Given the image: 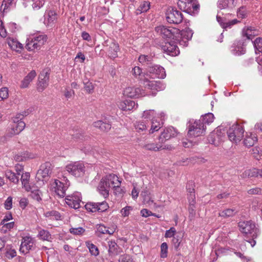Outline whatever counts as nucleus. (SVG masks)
Listing matches in <instances>:
<instances>
[{
  "label": "nucleus",
  "mask_w": 262,
  "mask_h": 262,
  "mask_svg": "<svg viewBox=\"0 0 262 262\" xmlns=\"http://www.w3.org/2000/svg\"><path fill=\"white\" fill-rule=\"evenodd\" d=\"M57 19V14L53 10H49L45 15L44 24L48 27H52Z\"/></svg>",
  "instance_id": "393cba45"
},
{
  "label": "nucleus",
  "mask_w": 262,
  "mask_h": 262,
  "mask_svg": "<svg viewBox=\"0 0 262 262\" xmlns=\"http://www.w3.org/2000/svg\"><path fill=\"white\" fill-rule=\"evenodd\" d=\"M151 127L149 130V134H152L155 132L159 130L163 125V121L160 122L158 121L157 119H152L150 121Z\"/></svg>",
  "instance_id": "473e14b6"
},
{
  "label": "nucleus",
  "mask_w": 262,
  "mask_h": 262,
  "mask_svg": "<svg viewBox=\"0 0 262 262\" xmlns=\"http://www.w3.org/2000/svg\"><path fill=\"white\" fill-rule=\"evenodd\" d=\"M143 84L145 88L150 90L162 91L165 89V85L160 81L150 80L146 76L143 79Z\"/></svg>",
  "instance_id": "6ab92c4d"
},
{
  "label": "nucleus",
  "mask_w": 262,
  "mask_h": 262,
  "mask_svg": "<svg viewBox=\"0 0 262 262\" xmlns=\"http://www.w3.org/2000/svg\"><path fill=\"white\" fill-rule=\"evenodd\" d=\"M121 248L117 245V243L114 241L108 242V253L110 255H118L121 251Z\"/></svg>",
  "instance_id": "7c9ffc66"
},
{
  "label": "nucleus",
  "mask_w": 262,
  "mask_h": 262,
  "mask_svg": "<svg viewBox=\"0 0 262 262\" xmlns=\"http://www.w3.org/2000/svg\"><path fill=\"white\" fill-rule=\"evenodd\" d=\"M93 125L95 127L98 128L103 132H108L111 128L110 124L102 122L101 120L94 122Z\"/></svg>",
  "instance_id": "c9c22d12"
},
{
  "label": "nucleus",
  "mask_w": 262,
  "mask_h": 262,
  "mask_svg": "<svg viewBox=\"0 0 262 262\" xmlns=\"http://www.w3.org/2000/svg\"><path fill=\"white\" fill-rule=\"evenodd\" d=\"M176 233V230L175 228L174 227H171L169 230L166 231L165 237L167 238L173 237Z\"/></svg>",
  "instance_id": "774afa93"
},
{
  "label": "nucleus",
  "mask_w": 262,
  "mask_h": 262,
  "mask_svg": "<svg viewBox=\"0 0 262 262\" xmlns=\"http://www.w3.org/2000/svg\"><path fill=\"white\" fill-rule=\"evenodd\" d=\"M155 31L164 38H171L176 40L177 34L179 29L173 27H166L163 26H158Z\"/></svg>",
  "instance_id": "0eeeda50"
},
{
  "label": "nucleus",
  "mask_w": 262,
  "mask_h": 262,
  "mask_svg": "<svg viewBox=\"0 0 262 262\" xmlns=\"http://www.w3.org/2000/svg\"><path fill=\"white\" fill-rule=\"evenodd\" d=\"M261 152L260 149L258 147H254L252 148V154L253 156L256 159L259 160L260 158V152Z\"/></svg>",
  "instance_id": "680f3d73"
},
{
  "label": "nucleus",
  "mask_w": 262,
  "mask_h": 262,
  "mask_svg": "<svg viewBox=\"0 0 262 262\" xmlns=\"http://www.w3.org/2000/svg\"><path fill=\"white\" fill-rule=\"evenodd\" d=\"M244 129L242 125L237 124L232 125L227 131L229 139L232 142H239L244 137Z\"/></svg>",
  "instance_id": "39448f33"
},
{
  "label": "nucleus",
  "mask_w": 262,
  "mask_h": 262,
  "mask_svg": "<svg viewBox=\"0 0 262 262\" xmlns=\"http://www.w3.org/2000/svg\"><path fill=\"white\" fill-rule=\"evenodd\" d=\"M176 43L179 42L175 40L173 41L167 42L165 45L163 46L162 49L164 52L170 56H177L180 53V50L176 45Z\"/></svg>",
  "instance_id": "f3484780"
},
{
  "label": "nucleus",
  "mask_w": 262,
  "mask_h": 262,
  "mask_svg": "<svg viewBox=\"0 0 262 262\" xmlns=\"http://www.w3.org/2000/svg\"><path fill=\"white\" fill-rule=\"evenodd\" d=\"M30 177V174L29 172H25L21 174V183L23 187L27 191H29L31 190V186L29 184Z\"/></svg>",
  "instance_id": "f704fd0d"
},
{
  "label": "nucleus",
  "mask_w": 262,
  "mask_h": 262,
  "mask_svg": "<svg viewBox=\"0 0 262 262\" xmlns=\"http://www.w3.org/2000/svg\"><path fill=\"white\" fill-rule=\"evenodd\" d=\"M37 74L35 70L31 71L27 76H26L23 80L21 81L20 87L25 89L29 87L30 83L36 76Z\"/></svg>",
  "instance_id": "a878e982"
},
{
  "label": "nucleus",
  "mask_w": 262,
  "mask_h": 262,
  "mask_svg": "<svg viewBox=\"0 0 262 262\" xmlns=\"http://www.w3.org/2000/svg\"><path fill=\"white\" fill-rule=\"evenodd\" d=\"M132 209V208L130 206H126L123 208L121 211L120 213L122 216L125 217L129 215L130 213V211Z\"/></svg>",
  "instance_id": "338daca9"
},
{
  "label": "nucleus",
  "mask_w": 262,
  "mask_h": 262,
  "mask_svg": "<svg viewBox=\"0 0 262 262\" xmlns=\"http://www.w3.org/2000/svg\"><path fill=\"white\" fill-rule=\"evenodd\" d=\"M166 19L169 23L179 24L183 20V15L181 11L172 7L167 10Z\"/></svg>",
  "instance_id": "1a4fd4ad"
},
{
  "label": "nucleus",
  "mask_w": 262,
  "mask_h": 262,
  "mask_svg": "<svg viewBox=\"0 0 262 262\" xmlns=\"http://www.w3.org/2000/svg\"><path fill=\"white\" fill-rule=\"evenodd\" d=\"M67 171L75 177H80L84 173V167L80 163L68 164L67 165Z\"/></svg>",
  "instance_id": "4468645a"
},
{
  "label": "nucleus",
  "mask_w": 262,
  "mask_h": 262,
  "mask_svg": "<svg viewBox=\"0 0 262 262\" xmlns=\"http://www.w3.org/2000/svg\"><path fill=\"white\" fill-rule=\"evenodd\" d=\"M43 216L46 218V220L48 221H59L63 219L60 213L55 210H48L43 213Z\"/></svg>",
  "instance_id": "b1692460"
},
{
  "label": "nucleus",
  "mask_w": 262,
  "mask_h": 262,
  "mask_svg": "<svg viewBox=\"0 0 262 262\" xmlns=\"http://www.w3.org/2000/svg\"><path fill=\"white\" fill-rule=\"evenodd\" d=\"M133 74L134 75V76L138 78L140 80H142L144 79L143 78L144 76L143 75V73L142 72V69L139 67H134L132 70Z\"/></svg>",
  "instance_id": "de8ad7c7"
},
{
  "label": "nucleus",
  "mask_w": 262,
  "mask_h": 262,
  "mask_svg": "<svg viewBox=\"0 0 262 262\" xmlns=\"http://www.w3.org/2000/svg\"><path fill=\"white\" fill-rule=\"evenodd\" d=\"M123 95L130 98H139L145 95L144 91L139 87H127L125 89Z\"/></svg>",
  "instance_id": "a211bd4d"
},
{
  "label": "nucleus",
  "mask_w": 262,
  "mask_h": 262,
  "mask_svg": "<svg viewBox=\"0 0 262 262\" xmlns=\"http://www.w3.org/2000/svg\"><path fill=\"white\" fill-rule=\"evenodd\" d=\"M168 246L166 243H163L161 245V258H166L167 256Z\"/></svg>",
  "instance_id": "864d4df0"
},
{
  "label": "nucleus",
  "mask_w": 262,
  "mask_h": 262,
  "mask_svg": "<svg viewBox=\"0 0 262 262\" xmlns=\"http://www.w3.org/2000/svg\"><path fill=\"white\" fill-rule=\"evenodd\" d=\"M206 126L202 122V120H195L189 125L188 135L189 137H197L205 134Z\"/></svg>",
  "instance_id": "423d86ee"
},
{
  "label": "nucleus",
  "mask_w": 262,
  "mask_h": 262,
  "mask_svg": "<svg viewBox=\"0 0 262 262\" xmlns=\"http://www.w3.org/2000/svg\"><path fill=\"white\" fill-rule=\"evenodd\" d=\"M161 141H160L158 143H149L144 144L143 146V148L146 150L154 151H158L162 149L171 150L172 149L171 146L163 145Z\"/></svg>",
  "instance_id": "aec40b11"
},
{
  "label": "nucleus",
  "mask_w": 262,
  "mask_h": 262,
  "mask_svg": "<svg viewBox=\"0 0 262 262\" xmlns=\"http://www.w3.org/2000/svg\"><path fill=\"white\" fill-rule=\"evenodd\" d=\"M253 43L256 51L262 52V37L257 38Z\"/></svg>",
  "instance_id": "603ef678"
},
{
  "label": "nucleus",
  "mask_w": 262,
  "mask_h": 262,
  "mask_svg": "<svg viewBox=\"0 0 262 262\" xmlns=\"http://www.w3.org/2000/svg\"><path fill=\"white\" fill-rule=\"evenodd\" d=\"M219 129L215 132H212L207 138L208 142L215 146H218L222 141L221 137L218 133Z\"/></svg>",
  "instance_id": "bb28decb"
},
{
  "label": "nucleus",
  "mask_w": 262,
  "mask_h": 262,
  "mask_svg": "<svg viewBox=\"0 0 262 262\" xmlns=\"http://www.w3.org/2000/svg\"><path fill=\"white\" fill-rule=\"evenodd\" d=\"M108 176L107 180L110 181V184H111L114 189H120L121 185V181L119 180L118 177L114 174H110Z\"/></svg>",
  "instance_id": "72a5a7b5"
},
{
  "label": "nucleus",
  "mask_w": 262,
  "mask_h": 262,
  "mask_svg": "<svg viewBox=\"0 0 262 262\" xmlns=\"http://www.w3.org/2000/svg\"><path fill=\"white\" fill-rule=\"evenodd\" d=\"M120 109L124 111H130L134 108L135 106V102L133 100H125L120 101L118 104Z\"/></svg>",
  "instance_id": "c85d7f7f"
},
{
  "label": "nucleus",
  "mask_w": 262,
  "mask_h": 262,
  "mask_svg": "<svg viewBox=\"0 0 262 262\" xmlns=\"http://www.w3.org/2000/svg\"><path fill=\"white\" fill-rule=\"evenodd\" d=\"M149 8L150 3L148 2H142L136 11V14L138 15L142 13L146 12L149 9Z\"/></svg>",
  "instance_id": "4c0bfd02"
},
{
  "label": "nucleus",
  "mask_w": 262,
  "mask_h": 262,
  "mask_svg": "<svg viewBox=\"0 0 262 262\" xmlns=\"http://www.w3.org/2000/svg\"><path fill=\"white\" fill-rule=\"evenodd\" d=\"M54 185V191L56 195L61 199H63L66 195V188L64 184L58 180H55Z\"/></svg>",
  "instance_id": "4be33fe9"
},
{
  "label": "nucleus",
  "mask_w": 262,
  "mask_h": 262,
  "mask_svg": "<svg viewBox=\"0 0 262 262\" xmlns=\"http://www.w3.org/2000/svg\"><path fill=\"white\" fill-rule=\"evenodd\" d=\"M9 97V91L7 88L4 87L0 89V101L4 100Z\"/></svg>",
  "instance_id": "8fccbe9b"
},
{
  "label": "nucleus",
  "mask_w": 262,
  "mask_h": 262,
  "mask_svg": "<svg viewBox=\"0 0 262 262\" xmlns=\"http://www.w3.org/2000/svg\"><path fill=\"white\" fill-rule=\"evenodd\" d=\"M131 260V257L129 255L123 254L119 256V262H129Z\"/></svg>",
  "instance_id": "0e129e2a"
},
{
  "label": "nucleus",
  "mask_w": 262,
  "mask_h": 262,
  "mask_svg": "<svg viewBox=\"0 0 262 262\" xmlns=\"http://www.w3.org/2000/svg\"><path fill=\"white\" fill-rule=\"evenodd\" d=\"M7 42L10 48L16 52H20L23 49V44L15 39L9 38L7 39Z\"/></svg>",
  "instance_id": "cd10ccee"
},
{
  "label": "nucleus",
  "mask_w": 262,
  "mask_h": 262,
  "mask_svg": "<svg viewBox=\"0 0 262 262\" xmlns=\"http://www.w3.org/2000/svg\"><path fill=\"white\" fill-rule=\"evenodd\" d=\"M119 50V45L117 43L112 42L109 46L108 50V56L112 58H115L118 56L117 53Z\"/></svg>",
  "instance_id": "2f4dec72"
},
{
  "label": "nucleus",
  "mask_w": 262,
  "mask_h": 262,
  "mask_svg": "<svg viewBox=\"0 0 262 262\" xmlns=\"http://www.w3.org/2000/svg\"><path fill=\"white\" fill-rule=\"evenodd\" d=\"M84 231L85 229L82 227L71 228L70 229V232L75 235H81Z\"/></svg>",
  "instance_id": "4d7b16f0"
},
{
  "label": "nucleus",
  "mask_w": 262,
  "mask_h": 262,
  "mask_svg": "<svg viewBox=\"0 0 262 262\" xmlns=\"http://www.w3.org/2000/svg\"><path fill=\"white\" fill-rule=\"evenodd\" d=\"M177 135V131L173 127H169L165 129L159 136V141L164 143L166 140H168L171 137H173Z\"/></svg>",
  "instance_id": "412c9836"
},
{
  "label": "nucleus",
  "mask_w": 262,
  "mask_h": 262,
  "mask_svg": "<svg viewBox=\"0 0 262 262\" xmlns=\"http://www.w3.org/2000/svg\"><path fill=\"white\" fill-rule=\"evenodd\" d=\"M239 230L245 235H249L253 239L256 238L259 234V230L251 221H240L238 223Z\"/></svg>",
  "instance_id": "20e7f679"
},
{
  "label": "nucleus",
  "mask_w": 262,
  "mask_h": 262,
  "mask_svg": "<svg viewBox=\"0 0 262 262\" xmlns=\"http://www.w3.org/2000/svg\"><path fill=\"white\" fill-rule=\"evenodd\" d=\"M23 117L24 116L22 115L19 114L13 118V123L7 130L6 134L7 137H12L19 134L24 129L26 124L21 120Z\"/></svg>",
  "instance_id": "7ed1b4c3"
},
{
  "label": "nucleus",
  "mask_w": 262,
  "mask_h": 262,
  "mask_svg": "<svg viewBox=\"0 0 262 262\" xmlns=\"http://www.w3.org/2000/svg\"><path fill=\"white\" fill-rule=\"evenodd\" d=\"M49 75L50 70L48 69H43L39 75L36 88L38 92H42L48 86Z\"/></svg>",
  "instance_id": "6e6552de"
},
{
  "label": "nucleus",
  "mask_w": 262,
  "mask_h": 262,
  "mask_svg": "<svg viewBox=\"0 0 262 262\" xmlns=\"http://www.w3.org/2000/svg\"><path fill=\"white\" fill-rule=\"evenodd\" d=\"M86 245L88 248L89 249V251L92 255L95 256H98L99 254V251L98 247L89 242H86Z\"/></svg>",
  "instance_id": "37998d69"
},
{
  "label": "nucleus",
  "mask_w": 262,
  "mask_h": 262,
  "mask_svg": "<svg viewBox=\"0 0 262 262\" xmlns=\"http://www.w3.org/2000/svg\"><path fill=\"white\" fill-rule=\"evenodd\" d=\"M141 195L143 197V201L145 204H150V203H152L153 201L150 200V198L148 195L147 191H142L141 192Z\"/></svg>",
  "instance_id": "052dcab7"
},
{
  "label": "nucleus",
  "mask_w": 262,
  "mask_h": 262,
  "mask_svg": "<svg viewBox=\"0 0 262 262\" xmlns=\"http://www.w3.org/2000/svg\"><path fill=\"white\" fill-rule=\"evenodd\" d=\"M178 6L182 11L191 15L198 14L200 9L197 0H179Z\"/></svg>",
  "instance_id": "f03ea898"
},
{
  "label": "nucleus",
  "mask_w": 262,
  "mask_h": 262,
  "mask_svg": "<svg viewBox=\"0 0 262 262\" xmlns=\"http://www.w3.org/2000/svg\"><path fill=\"white\" fill-rule=\"evenodd\" d=\"M257 137L255 134H250L247 135L244 140V144L247 147L252 146L257 141Z\"/></svg>",
  "instance_id": "e433bc0d"
},
{
  "label": "nucleus",
  "mask_w": 262,
  "mask_h": 262,
  "mask_svg": "<svg viewBox=\"0 0 262 262\" xmlns=\"http://www.w3.org/2000/svg\"><path fill=\"white\" fill-rule=\"evenodd\" d=\"M38 236L41 239L44 241H49L51 239V235L50 234L49 232L44 229H41L39 231Z\"/></svg>",
  "instance_id": "09e8293b"
},
{
  "label": "nucleus",
  "mask_w": 262,
  "mask_h": 262,
  "mask_svg": "<svg viewBox=\"0 0 262 262\" xmlns=\"http://www.w3.org/2000/svg\"><path fill=\"white\" fill-rule=\"evenodd\" d=\"M237 15L239 18H245L247 16L246 10L244 7L240 8L237 12Z\"/></svg>",
  "instance_id": "bf43d9fd"
},
{
  "label": "nucleus",
  "mask_w": 262,
  "mask_h": 262,
  "mask_svg": "<svg viewBox=\"0 0 262 262\" xmlns=\"http://www.w3.org/2000/svg\"><path fill=\"white\" fill-rule=\"evenodd\" d=\"M259 170L256 168H252L245 170L241 175L242 179H246L258 176Z\"/></svg>",
  "instance_id": "c756f323"
},
{
  "label": "nucleus",
  "mask_w": 262,
  "mask_h": 262,
  "mask_svg": "<svg viewBox=\"0 0 262 262\" xmlns=\"http://www.w3.org/2000/svg\"><path fill=\"white\" fill-rule=\"evenodd\" d=\"M146 76H151L152 79L155 78L163 79L166 76L164 69L159 65L149 66L147 69Z\"/></svg>",
  "instance_id": "9b49d317"
},
{
  "label": "nucleus",
  "mask_w": 262,
  "mask_h": 262,
  "mask_svg": "<svg viewBox=\"0 0 262 262\" xmlns=\"http://www.w3.org/2000/svg\"><path fill=\"white\" fill-rule=\"evenodd\" d=\"M258 33V30L254 27H245L242 30V36L250 40L256 36Z\"/></svg>",
  "instance_id": "5701e85b"
},
{
  "label": "nucleus",
  "mask_w": 262,
  "mask_h": 262,
  "mask_svg": "<svg viewBox=\"0 0 262 262\" xmlns=\"http://www.w3.org/2000/svg\"><path fill=\"white\" fill-rule=\"evenodd\" d=\"M107 179V175L102 178L100 181L97 188L99 193L104 198H106L108 196L110 188L111 187L110 181H108Z\"/></svg>",
  "instance_id": "2eb2a0df"
},
{
  "label": "nucleus",
  "mask_w": 262,
  "mask_h": 262,
  "mask_svg": "<svg viewBox=\"0 0 262 262\" xmlns=\"http://www.w3.org/2000/svg\"><path fill=\"white\" fill-rule=\"evenodd\" d=\"M6 177L11 182L14 184L18 183L19 181V176L16 173L12 172L11 170H7L5 173Z\"/></svg>",
  "instance_id": "ea45409f"
},
{
  "label": "nucleus",
  "mask_w": 262,
  "mask_h": 262,
  "mask_svg": "<svg viewBox=\"0 0 262 262\" xmlns=\"http://www.w3.org/2000/svg\"><path fill=\"white\" fill-rule=\"evenodd\" d=\"M47 38V36L45 34L33 36L27 39L25 48L29 51L39 50L46 42Z\"/></svg>",
  "instance_id": "f257e3e1"
},
{
  "label": "nucleus",
  "mask_w": 262,
  "mask_h": 262,
  "mask_svg": "<svg viewBox=\"0 0 262 262\" xmlns=\"http://www.w3.org/2000/svg\"><path fill=\"white\" fill-rule=\"evenodd\" d=\"M34 240L31 236L23 237L20 246L19 251L24 254H27L34 246Z\"/></svg>",
  "instance_id": "dca6fc26"
},
{
  "label": "nucleus",
  "mask_w": 262,
  "mask_h": 262,
  "mask_svg": "<svg viewBox=\"0 0 262 262\" xmlns=\"http://www.w3.org/2000/svg\"><path fill=\"white\" fill-rule=\"evenodd\" d=\"M192 34V30L189 28L182 31H180L179 29V32L176 35V41L178 42L180 45L183 47L187 46L188 41L191 39Z\"/></svg>",
  "instance_id": "9d476101"
},
{
  "label": "nucleus",
  "mask_w": 262,
  "mask_h": 262,
  "mask_svg": "<svg viewBox=\"0 0 262 262\" xmlns=\"http://www.w3.org/2000/svg\"><path fill=\"white\" fill-rule=\"evenodd\" d=\"M248 193L249 194H259L262 195V189L256 187L249 189L248 191Z\"/></svg>",
  "instance_id": "69168bd1"
},
{
  "label": "nucleus",
  "mask_w": 262,
  "mask_h": 262,
  "mask_svg": "<svg viewBox=\"0 0 262 262\" xmlns=\"http://www.w3.org/2000/svg\"><path fill=\"white\" fill-rule=\"evenodd\" d=\"M52 170V164L50 162H46L41 164L36 173V178L39 181H43L48 178Z\"/></svg>",
  "instance_id": "f8f14e48"
},
{
  "label": "nucleus",
  "mask_w": 262,
  "mask_h": 262,
  "mask_svg": "<svg viewBox=\"0 0 262 262\" xmlns=\"http://www.w3.org/2000/svg\"><path fill=\"white\" fill-rule=\"evenodd\" d=\"M98 212H104L106 211L108 208V205L105 201L98 203Z\"/></svg>",
  "instance_id": "13d9d810"
},
{
  "label": "nucleus",
  "mask_w": 262,
  "mask_h": 262,
  "mask_svg": "<svg viewBox=\"0 0 262 262\" xmlns=\"http://www.w3.org/2000/svg\"><path fill=\"white\" fill-rule=\"evenodd\" d=\"M154 116H155L154 110H150L148 111H145L143 113L142 117L144 119H147V120L149 119V120H151L152 119H155Z\"/></svg>",
  "instance_id": "3c124183"
},
{
  "label": "nucleus",
  "mask_w": 262,
  "mask_h": 262,
  "mask_svg": "<svg viewBox=\"0 0 262 262\" xmlns=\"http://www.w3.org/2000/svg\"><path fill=\"white\" fill-rule=\"evenodd\" d=\"M31 192L30 196L35 200L39 202L41 200L40 196L41 192L38 189H36L35 187L31 186V190L29 191Z\"/></svg>",
  "instance_id": "a19ab883"
},
{
  "label": "nucleus",
  "mask_w": 262,
  "mask_h": 262,
  "mask_svg": "<svg viewBox=\"0 0 262 262\" xmlns=\"http://www.w3.org/2000/svg\"><path fill=\"white\" fill-rule=\"evenodd\" d=\"M148 126V125H147L146 121L142 120L137 122L135 125V127L138 132L140 133L146 130Z\"/></svg>",
  "instance_id": "c03bdc74"
},
{
  "label": "nucleus",
  "mask_w": 262,
  "mask_h": 262,
  "mask_svg": "<svg viewBox=\"0 0 262 262\" xmlns=\"http://www.w3.org/2000/svg\"><path fill=\"white\" fill-rule=\"evenodd\" d=\"M81 194L79 192H75L72 195H67V205L71 208L78 209L80 206Z\"/></svg>",
  "instance_id": "ddd939ff"
},
{
  "label": "nucleus",
  "mask_w": 262,
  "mask_h": 262,
  "mask_svg": "<svg viewBox=\"0 0 262 262\" xmlns=\"http://www.w3.org/2000/svg\"><path fill=\"white\" fill-rule=\"evenodd\" d=\"M15 0H3L1 9L3 10V11H5L11 7L15 6Z\"/></svg>",
  "instance_id": "a18cd8bd"
},
{
  "label": "nucleus",
  "mask_w": 262,
  "mask_h": 262,
  "mask_svg": "<svg viewBox=\"0 0 262 262\" xmlns=\"http://www.w3.org/2000/svg\"><path fill=\"white\" fill-rule=\"evenodd\" d=\"M214 118L213 114L211 113H208L202 116L201 118L199 120H202V122L204 124V126H205V124L211 123L213 121Z\"/></svg>",
  "instance_id": "58836bf2"
},
{
  "label": "nucleus",
  "mask_w": 262,
  "mask_h": 262,
  "mask_svg": "<svg viewBox=\"0 0 262 262\" xmlns=\"http://www.w3.org/2000/svg\"><path fill=\"white\" fill-rule=\"evenodd\" d=\"M30 155L28 152H25L23 154H17L15 156L14 159L18 162L23 161L28 158H30Z\"/></svg>",
  "instance_id": "5fc2aeb1"
},
{
  "label": "nucleus",
  "mask_w": 262,
  "mask_h": 262,
  "mask_svg": "<svg viewBox=\"0 0 262 262\" xmlns=\"http://www.w3.org/2000/svg\"><path fill=\"white\" fill-rule=\"evenodd\" d=\"M237 212V210L235 209H226L221 211L219 215L223 217H231L234 216Z\"/></svg>",
  "instance_id": "79ce46f5"
},
{
  "label": "nucleus",
  "mask_w": 262,
  "mask_h": 262,
  "mask_svg": "<svg viewBox=\"0 0 262 262\" xmlns=\"http://www.w3.org/2000/svg\"><path fill=\"white\" fill-rule=\"evenodd\" d=\"M240 21L236 19H234L232 20L228 21L227 22H225L224 24H223V28L224 29H227V28H231V27L238 23H239Z\"/></svg>",
  "instance_id": "6e6d98bb"
},
{
  "label": "nucleus",
  "mask_w": 262,
  "mask_h": 262,
  "mask_svg": "<svg viewBox=\"0 0 262 262\" xmlns=\"http://www.w3.org/2000/svg\"><path fill=\"white\" fill-rule=\"evenodd\" d=\"M84 89L89 93H92L93 92L94 86L92 83L88 81L84 83Z\"/></svg>",
  "instance_id": "e2e57ef3"
},
{
  "label": "nucleus",
  "mask_w": 262,
  "mask_h": 262,
  "mask_svg": "<svg viewBox=\"0 0 262 262\" xmlns=\"http://www.w3.org/2000/svg\"><path fill=\"white\" fill-rule=\"evenodd\" d=\"M98 203L88 202L85 205V208L89 212H95L98 211Z\"/></svg>",
  "instance_id": "49530a36"
}]
</instances>
